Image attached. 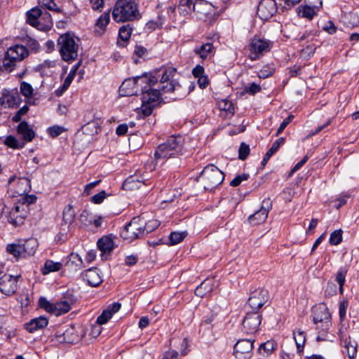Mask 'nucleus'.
I'll use <instances>...</instances> for the list:
<instances>
[{"label": "nucleus", "mask_w": 359, "mask_h": 359, "mask_svg": "<svg viewBox=\"0 0 359 359\" xmlns=\"http://www.w3.org/2000/svg\"><path fill=\"white\" fill-rule=\"evenodd\" d=\"M91 8L93 11H102L104 7V0H90Z\"/></svg>", "instance_id": "nucleus-64"}, {"label": "nucleus", "mask_w": 359, "mask_h": 359, "mask_svg": "<svg viewBox=\"0 0 359 359\" xmlns=\"http://www.w3.org/2000/svg\"><path fill=\"white\" fill-rule=\"evenodd\" d=\"M26 195L22 196L17 203H22V204H24L25 206V210H28V206L30 205V204H33L36 201V196L34 194H32V195H27V194H25Z\"/></svg>", "instance_id": "nucleus-49"}, {"label": "nucleus", "mask_w": 359, "mask_h": 359, "mask_svg": "<svg viewBox=\"0 0 359 359\" xmlns=\"http://www.w3.org/2000/svg\"><path fill=\"white\" fill-rule=\"evenodd\" d=\"M83 278L89 285L93 287L98 286L102 281L97 268L86 270L83 273Z\"/></svg>", "instance_id": "nucleus-22"}, {"label": "nucleus", "mask_w": 359, "mask_h": 359, "mask_svg": "<svg viewBox=\"0 0 359 359\" xmlns=\"http://www.w3.org/2000/svg\"><path fill=\"white\" fill-rule=\"evenodd\" d=\"M62 300L67 302L69 305L72 306L76 302L77 298L72 291L68 290L65 294Z\"/></svg>", "instance_id": "nucleus-56"}, {"label": "nucleus", "mask_w": 359, "mask_h": 359, "mask_svg": "<svg viewBox=\"0 0 359 359\" xmlns=\"http://www.w3.org/2000/svg\"><path fill=\"white\" fill-rule=\"evenodd\" d=\"M348 269L346 267L341 268L336 274L335 280L339 284V290L341 294H343V287L345 283V278Z\"/></svg>", "instance_id": "nucleus-41"}, {"label": "nucleus", "mask_w": 359, "mask_h": 359, "mask_svg": "<svg viewBox=\"0 0 359 359\" xmlns=\"http://www.w3.org/2000/svg\"><path fill=\"white\" fill-rule=\"evenodd\" d=\"M254 340L241 339L234 346V355L238 359H248L251 356Z\"/></svg>", "instance_id": "nucleus-16"}, {"label": "nucleus", "mask_w": 359, "mask_h": 359, "mask_svg": "<svg viewBox=\"0 0 359 359\" xmlns=\"http://www.w3.org/2000/svg\"><path fill=\"white\" fill-rule=\"evenodd\" d=\"M218 285L217 281L212 278H208L205 280L201 284L198 286L195 290L196 296L203 297L208 294L210 293Z\"/></svg>", "instance_id": "nucleus-21"}, {"label": "nucleus", "mask_w": 359, "mask_h": 359, "mask_svg": "<svg viewBox=\"0 0 359 359\" xmlns=\"http://www.w3.org/2000/svg\"><path fill=\"white\" fill-rule=\"evenodd\" d=\"M200 181L205 190L212 191L222 183L224 174L212 164L204 168L199 176Z\"/></svg>", "instance_id": "nucleus-5"}, {"label": "nucleus", "mask_w": 359, "mask_h": 359, "mask_svg": "<svg viewBox=\"0 0 359 359\" xmlns=\"http://www.w3.org/2000/svg\"><path fill=\"white\" fill-rule=\"evenodd\" d=\"M81 130L83 134L92 136L97 134L100 130V128L97 121H92L83 126Z\"/></svg>", "instance_id": "nucleus-34"}, {"label": "nucleus", "mask_w": 359, "mask_h": 359, "mask_svg": "<svg viewBox=\"0 0 359 359\" xmlns=\"http://www.w3.org/2000/svg\"><path fill=\"white\" fill-rule=\"evenodd\" d=\"M48 134L51 137H55L60 135L64 131V128L61 126H55L48 128Z\"/></svg>", "instance_id": "nucleus-63"}, {"label": "nucleus", "mask_w": 359, "mask_h": 359, "mask_svg": "<svg viewBox=\"0 0 359 359\" xmlns=\"http://www.w3.org/2000/svg\"><path fill=\"white\" fill-rule=\"evenodd\" d=\"M176 69L173 67H168L163 69L159 82L157 81L154 88L159 90L160 96L162 93H170L180 88L179 83L174 79ZM157 79L158 78L154 76Z\"/></svg>", "instance_id": "nucleus-6"}, {"label": "nucleus", "mask_w": 359, "mask_h": 359, "mask_svg": "<svg viewBox=\"0 0 359 359\" xmlns=\"http://www.w3.org/2000/svg\"><path fill=\"white\" fill-rule=\"evenodd\" d=\"M262 322V315L257 311L248 313L243 320V329L247 334L256 333Z\"/></svg>", "instance_id": "nucleus-12"}, {"label": "nucleus", "mask_w": 359, "mask_h": 359, "mask_svg": "<svg viewBox=\"0 0 359 359\" xmlns=\"http://www.w3.org/2000/svg\"><path fill=\"white\" fill-rule=\"evenodd\" d=\"M273 42L270 40L255 36L252 38L248 44L249 55L251 60L259 59L264 54L271 50Z\"/></svg>", "instance_id": "nucleus-8"}, {"label": "nucleus", "mask_w": 359, "mask_h": 359, "mask_svg": "<svg viewBox=\"0 0 359 359\" xmlns=\"http://www.w3.org/2000/svg\"><path fill=\"white\" fill-rule=\"evenodd\" d=\"M41 9L35 7L27 12V22L32 27L36 28L40 15H41Z\"/></svg>", "instance_id": "nucleus-32"}, {"label": "nucleus", "mask_w": 359, "mask_h": 359, "mask_svg": "<svg viewBox=\"0 0 359 359\" xmlns=\"http://www.w3.org/2000/svg\"><path fill=\"white\" fill-rule=\"evenodd\" d=\"M107 194L104 191H102L99 192L98 194L93 196L91 197V202H93L95 204H100L103 202L104 199L107 197Z\"/></svg>", "instance_id": "nucleus-61"}, {"label": "nucleus", "mask_w": 359, "mask_h": 359, "mask_svg": "<svg viewBox=\"0 0 359 359\" xmlns=\"http://www.w3.org/2000/svg\"><path fill=\"white\" fill-rule=\"evenodd\" d=\"M73 330L72 327L67 329L63 332V340L67 343H73L76 339H77L78 336H73Z\"/></svg>", "instance_id": "nucleus-54"}, {"label": "nucleus", "mask_w": 359, "mask_h": 359, "mask_svg": "<svg viewBox=\"0 0 359 359\" xmlns=\"http://www.w3.org/2000/svg\"><path fill=\"white\" fill-rule=\"evenodd\" d=\"M63 222L65 224H72L75 219V212L73 206L70 204L65 207L63 210Z\"/></svg>", "instance_id": "nucleus-37"}, {"label": "nucleus", "mask_w": 359, "mask_h": 359, "mask_svg": "<svg viewBox=\"0 0 359 359\" xmlns=\"http://www.w3.org/2000/svg\"><path fill=\"white\" fill-rule=\"evenodd\" d=\"M194 0H180L179 10L180 13L187 15L193 11L191 7H194Z\"/></svg>", "instance_id": "nucleus-43"}, {"label": "nucleus", "mask_w": 359, "mask_h": 359, "mask_svg": "<svg viewBox=\"0 0 359 359\" xmlns=\"http://www.w3.org/2000/svg\"><path fill=\"white\" fill-rule=\"evenodd\" d=\"M194 52L201 58L205 60L210 57L213 55L214 46L212 43H206L198 47H196Z\"/></svg>", "instance_id": "nucleus-27"}, {"label": "nucleus", "mask_w": 359, "mask_h": 359, "mask_svg": "<svg viewBox=\"0 0 359 359\" xmlns=\"http://www.w3.org/2000/svg\"><path fill=\"white\" fill-rule=\"evenodd\" d=\"M184 139L180 135H172L159 144L154 152L155 165H163L168 159L177 158L183 154Z\"/></svg>", "instance_id": "nucleus-2"}, {"label": "nucleus", "mask_w": 359, "mask_h": 359, "mask_svg": "<svg viewBox=\"0 0 359 359\" xmlns=\"http://www.w3.org/2000/svg\"><path fill=\"white\" fill-rule=\"evenodd\" d=\"M132 28L129 25H123L120 27L118 35L119 37L124 41H127L130 38L132 33Z\"/></svg>", "instance_id": "nucleus-47"}, {"label": "nucleus", "mask_w": 359, "mask_h": 359, "mask_svg": "<svg viewBox=\"0 0 359 359\" xmlns=\"http://www.w3.org/2000/svg\"><path fill=\"white\" fill-rule=\"evenodd\" d=\"M294 118V116L290 114L289 115L280 125L279 128L277 130L276 132V136H278L287 127V126L292 121Z\"/></svg>", "instance_id": "nucleus-62"}, {"label": "nucleus", "mask_w": 359, "mask_h": 359, "mask_svg": "<svg viewBox=\"0 0 359 359\" xmlns=\"http://www.w3.org/2000/svg\"><path fill=\"white\" fill-rule=\"evenodd\" d=\"M249 178V175L246 173H243L240 175H237L235 178H233L230 182V185L232 187H238L239 186L242 182L248 180Z\"/></svg>", "instance_id": "nucleus-58"}, {"label": "nucleus", "mask_w": 359, "mask_h": 359, "mask_svg": "<svg viewBox=\"0 0 359 359\" xmlns=\"http://www.w3.org/2000/svg\"><path fill=\"white\" fill-rule=\"evenodd\" d=\"M185 232H172L170 235V243L171 245L180 243L186 237Z\"/></svg>", "instance_id": "nucleus-48"}, {"label": "nucleus", "mask_w": 359, "mask_h": 359, "mask_svg": "<svg viewBox=\"0 0 359 359\" xmlns=\"http://www.w3.org/2000/svg\"><path fill=\"white\" fill-rule=\"evenodd\" d=\"M142 184H144L142 180H140L137 177L130 176L126 180L123 187L132 189L135 187L140 188Z\"/></svg>", "instance_id": "nucleus-42"}, {"label": "nucleus", "mask_w": 359, "mask_h": 359, "mask_svg": "<svg viewBox=\"0 0 359 359\" xmlns=\"http://www.w3.org/2000/svg\"><path fill=\"white\" fill-rule=\"evenodd\" d=\"M137 0H116L111 10L113 20L116 22H133L141 15Z\"/></svg>", "instance_id": "nucleus-3"}, {"label": "nucleus", "mask_w": 359, "mask_h": 359, "mask_svg": "<svg viewBox=\"0 0 359 359\" xmlns=\"http://www.w3.org/2000/svg\"><path fill=\"white\" fill-rule=\"evenodd\" d=\"M9 189L19 196L27 194L31 189L30 180L27 178L16 179L15 176L8 180Z\"/></svg>", "instance_id": "nucleus-17"}, {"label": "nucleus", "mask_w": 359, "mask_h": 359, "mask_svg": "<svg viewBox=\"0 0 359 359\" xmlns=\"http://www.w3.org/2000/svg\"><path fill=\"white\" fill-rule=\"evenodd\" d=\"M156 82L155 76L148 74L126 79L119 88L120 95L131 96L141 93L142 113L146 116H149L160 101L159 90L154 88Z\"/></svg>", "instance_id": "nucleus-1"}, {"label": "nucleus", "mask_w": 359, "mask_h": 359, "mask_svg": "<svg viewBox=\"0 0 359 359\" xmlns=\"http://www.w3.org/2000/svg\"><path fill=\"white\" fill-rule=\"evenodd\" d=\"M53 26V20L50 14L46 11H41L36 29L41 31L49 30Z\"/></svg>", "instance_id": "nucleus-26"}, {"label": "nucleus", "mask_w": 359, "mask_h": 359, "mask_svg": "<svg viewBox=\"0 0 359 359\" xmlns=\"http://www.w3.org/2000/svg\"><path fill=\"white\" fill-rule=\"evenodd\" d=\"M97 248L104 253H109L114 248V241L111 236H105L97 241Z\"/></svg>", "instance_id": "nucleus-29"}, {"label": "nucleus", "mask_w": 359, "mask_h": 359, "mask_svg": "<svg viewBox=\"0 0 359 359\" xmlns=\"http://www.w3.org/2000/svg\"><path fill=\"white\" fill-rule=\"evenodd\" d=\"M27 212L24 204L16 203L8 213V222L15 226L22 224L27 216Z\"/></svg>", "instance_id": "nucleus-15"}, {"label": "nucleus", "mask_w": 359, "mask_h": 359, "mask_svg": "<svg viewBox=\"0 0 359 359\" xmlns=\"http://www.w3.org/2000/svg\"><path fill=\"white\" fill-rule=\"evenodd\" d=\"M57 46L61 57L64 61L72 62L77 58L79 44L70 33H66L59 36Z\"/></svg>", "instance_id": "nucleus-4"}, {"label": "nucleus", "mask_w": 359, "mask_h": 359, "mask_svg": "<svg viewBox=\"0 0 359 359\" xmlns=\"http://www.w3.org/2000/svg\"><path fill=\"white\" fill-rule=\"evenodd\" d=\"M28 54L27 48L22 45H15L10 47L5 53L3 67L6 70L11 72L16 63L24 60Z\"/></svg>", "instance_id": "nucleus-7"}, {"label": "nucleus", "mask_w": 359, "mask_h": 359, "mask_svg": "<svg viewBox=\"0 0 359 359\" xmlns=\"http://www.w3.org/2000/svg\"><path fill=\"white\" fill-rule=\"evenodd\" d=\"M5 144L12 149H20L25 146V142L19 141L15 137L9 135L5 140Z\"/></svg>", "instance_id": "nucleus-45"}, {"label": "nucleus", "mask_w": 359, "mask_h": 359, "mask_svg": "<svg viewBox=\"0 0 359 359\" xmlns=\"http://www.w3.org/2000/svg\"><path fill=\"white\" fill-rule=\"evenodd\" d=\"M20 92L25 97H30L33 95V88L29 83L22 81L20 84Z\"/></svg>", "instance_id": "nucleus-51"}, {"label": "nucleus", "mask_w": 359, "mask_h": 359, "mask_svg": "<svg viewBox=\"0 0 359 359\" xmlns=\"http://www.w3.org/2000/svg\"><path fill=\"white\" fill-rule=\"evenodd\" d=\"M71 309L72 306L67 302L61 300L54 304L53 314L60 316L69 312Z\"/></svg>", "instance_id": "nucleus-35"}, {"label": "nucleus", "mask_w": 359, "mask_h": 359, "mask_svg": "<svg viewBox=\"0 0 359 359\" xmlns=\"http://www.w3.org/2000/svg\"><path fill=\"white\" fill-rule=\"evenodd\" d=\"M20 276L4 274L0 278V291L1 293L11 296L18 290V282Z\"/></svg>", "instance_id": "nucleus-14"}, {"label": "nucleus", "mask_w": 359, "mask_h": 359, "mask_svg": "<svg viewBox=\"0 0 359 359\" xmlns=\"http://www.w3.org/2000/svg\"><path fill=\"white\" fill-rule=\"evenodd\" d=\"M62 264L60 262H55L52 260H47L45 262L44 266L41 270L43 275H46L50 272L58 271L62 269Z\"/></svg>", "instance_id": "nucleus-38"}, {"label": "nucleus", "mask_w": 359, "mask_h": 359, "mask_svg": "<svg viewBox=\"0 0 359 359\" xmlns=\"http://www.w3.org/2000/svg\"><path fill=\"white\" fill-rule=\"evenodd\" d=\"M293 337L296 343L297 351L299 353L302 352L306 341L305 333L303 331L298 330L293 332Z\"/></svg>", "instance_id": "nucleus-40"}, {"label": "nucleus", "mask_w": 359, "mask_h": 359, "mask_svg": "<svg viewBox=\"0 0 359 359\" xmlns=\"http://www.w3.org/2000/svg\"><path fill=\"white\" fill-rule=\"evenodd\" d=\"M357 346V342L354 340H351L350 337L344 341V347L346 349L347 355L350 359H354L356 355Z\"/></svg>", "instance_id": "nucleus-36"}, {"label": "nucleus", "mask_w": 359, "mask_h": 359, "mask_svg": "<svg viewBox=\"0 0 359 359\" xmlns=\"http://www.w3.org/2000/svg\"><path fill=\"white\" fill-rule=\"evenodd\" d=\"M318 11L316 8L308 4L301 5L297 8V13L299 16L309 20H311Z\"/></svg>", "instance_id": "nucleus-28"}, {"label": "nucleus", "mask_w": 359, "mask_h": 359, "mask_svg": "<svg viewBox=\"0 0 359 359\" xmlns=\"http://www.w3.org/2000/svg\"><path fill=\"white\" fill-rule=\"evenodd\" d=\"M284 142H285V138L284 137H280V138L278 139L277 140H276L273 143L272 146L267 151V152L266 153L265 156L263 158V160L262 161V165L263 167H264L266 165V164L267 163V162L269 161L270 158L273 156V154L274 153H276L278 151L279 147L281 145H283L284 144Z\"/></svg>", "instance_id": "nucleus-30"}, {"label": "nucleus", "mask_w": 359, "mask_h": 359, "mask_svg": "<svg viewBox=\"0 0 359 359\" xmlns=\"http://www.w3.org/2000/svg\"><path fill=\"white\" fill-rule=\"evenodd\" d=\"M110 20V11L104 12L102 15L100 16V18L97 20L95 23L96 29L95 32L99 34H102L107 25L109 24Z\"/></svg>", "instance_id": "nucleus-31"}, {"label": "nucleus", "mask_w": 359, "mask_h": 359, "mask_svg": "<svg viewBox=\"0 0 359 359\" xmlns=\"http://www.w3.org/2000/svg\"><path fill=\"white\" fill-rule=\"evenodd\" d=\"M78 67H79V64L78 65H74L72 69L70 70L69 74L67 75V76L66 77V79H65L64 81V87L65 88L66 86H69L71 83L72 82L75 75H76V71L78 69Z\"/></svg>", "instance_id": "nucleus-55"}, {"label": "nucleus", "mask_w": 359, "mask_h": 359, "mask_svg": "<svg viewBox=\"0 0 359 359\" xmlns=\"http://www.w3.org/2000/svg\"><path fill=\"white\" fill-rule=\"evenodd\" d=\"M337 292V287L334 283L329 281L325 291V296L332 297Z\"/></svg>", "instance_id": "nucleus-60"}, {"label": "nucleus", "mask_w": 359, "mask_h": 359, "mask_svg": "<svg viewBox=\"0 0 359 359\" xmlns=\"http://www.w3.org/2000/svg\"><path fill=\"white\" fill-rule=\"evenodd\" d=\"M269 299V292L264 288H257L251 292L248 298V305L254 311H257Z\"/></svg>", "instance_id": "nucleus-11"}, {"label": "nucleus", "mask_w": 359, "mask_h": 359, "mask_svg": "<svg viewBox=\"0 0 359 359\" xmlns=\"http://www.w3.org/2000/svg\"><path fill=\"white\" fill-rule=\"evenodd\" d=\"M121 307V304L118 302L110 304L102 311V314L97 317L96 323L100 325L107 323L111 318L113 315L120 310Z\"/></svg>", "instance_id": "nucleus-20"}, {"label": "nucleus", "mask_w": 359, "mask_h": 359, "mask_svg": "<svg viewBox=\"0 0 359 359\" xmlns=\"http://www.w3.org/2000/svg\"><path fill=\"white\" fill-rule=\"evenodd\" d=\"M20 102V97L16 88L8 90L4 88L1 91L0 104L4 108L18 107Z\"/></svg>", "instance_id": "nucleus-13"}, {"label": "nucleus", "mask_w": 359, "mask_h": 359, "mask_svg": "<svg viewBox=\"0 0 359 359\" xmlns=\"http://www.w3.org/2000/svg\"><path fill=\"white\" fill-rule=\"evenodd\" d=\"M143 217H135L121 232V236L128 241L141 238L145 236L143 229Z\"/></svg>", "instance_id": "nucleus-9"}, {"label": "nucleus", "mask_w": 359, "mask_h": 359, "mask_svg": "<svg viewBox=\"0 0 359 359\" xmlns=\"http://www.w3.org/2000/svg\"><path fill=\"white\" fill-rule=\"evenodd\" d=\"M143 224V229L144 231H145V235L155 230L160 224L159 222L157 219H152L147 221L144 217Z\"/></svg>", "instance_id": "nucleus-44"}, {"label": "nucleus", "mask_w": 359, "mask_h": 359, "mask_svg": "<svg viewBox=\"0 0 359 359\" xmlns=\"http://www.w3.org/2000/svg\"><path fill=\"white\" fill-rule=\"evenodd\" d=\"M342 241V231L341 229L334 231L330 237V243L331 245H339Z\"/></svg>", "instance_id": "nucleus-50"}, {"label": "nucleus", "mask_w": 359, "mask_h": 359, "mask_svg": "<svg viewBox=\"0 0 359 359\" xmlns=\"http://www.w3.org/2000/svg\"><path fill=\"white\" fill-rule=\"evenodd\" d=\"M17 131L22 137L24 142H31L35 137V133L26 121H22L17 128Z\"/></svg>", "instance_id": "nucleus-24"}, {"label": "nucleus", "mask_w": 359, "mask_h": 359, "mask_svg": "<svg viewBox=\"0 0 359 359\" xmlns=\"http://www.w3.org/2000/svg\"><path fill=\"white\" fill-rule=\"evenodd\" d=\"M217 107L221 111L220 116L228 118L234 114V107L232 102L227 99L219 100L217 102Z\"/></svg>", "instance_id": "nucleus-25"}, {"label": "nucleus", "mask_w": 359, "mask_h": 359, "mask_svg": "<svg viewBox=\"0 0 359 359\" xmlns=\"http://www.w3.org/2000/svg\"><path fill=\"white\" fill-rule=\"evenodd\" d=\"M39 2L50 11H54L56 12H60V9L57 7V5L53 2V0H39Z\"/></svg>", "instance_id": "nucleus-57"}, {"label": "nucleus", "mask_w": 359, "mask_h": 359, "mask_svg": "<svg viewBox=\"0 0 359 359\" xmlns=\"http://www.w3.org/2000/svg\"><path fill=\"white\" fill-rule=\"evenodd\" d=\"M39 305L46 311L53 313L54 304L50 303L45 297H40L39 300Z\"/></svg>", "instance_id": "nucleus-53"}, {"label": "nucleus", "mask_w": 359, "mask_h": 359, "mask_svg": "<svg viewBox=\"0 0 359 359\" xmlns=\"http://www.w3.org/2000/svg\"><path fill=\"white\" fill-rule=\"evenodd\" d=\"M22 250V257H25L27 256L33 255L36 250V242L34 239H29L25 241L23 244L21 245Z\"/></svg>", "instance_id": "nucleus-33"}, {"label": "nucleus", "mask_w": 359, "mask_h": 359, "mask_svg": "<svg viewBox=\"0 0 359 359\" xmlns=\"http://www.w3.org/2000/svg\"><path fill=\"white\" fill-rule=\"evenodd\" d=\"M271 207L270 199H265L261 208L248 217L249 222L252 225H257L265 222Z\"/></svg>", "instance_id": "nucleus-18"}, {"label": "nucleus", "mask_w": 359, "mask_h": 359, "mask_svg": "<svg viewBox=\"0 0 359 359\" xmlns=\"http://www.w3.org/2000/svg\"><path fill=\"white\" fill-rule=\"evenodd\" d=\"M209 5L207 2L202 0H196L194 7H191L193 11L198 15H207Z\"/></svg>", "instance_id": "nucleus-39"}, {"label": "nucleus", "mask_w": 359, "mask_h": 359, "mask_svg": "<svg viewBox=\"0 0 359 359\" xmlns=\"http://www.w3.org/2000/svg\"><path fill=\"white\" fill-rule=\"evenodd\" d=\"M48 324V320L44 316H39L32 319L29 323L25 325V329L30 333L44 328Z\"/></svg>", "instance_id": "nucleus-23"}, {"label": "nucleus", "mask_w": 359, "mask_h": 359, "mask_svg": "<svg viewBox=\"0 0 359 359\" xmlns=\"http://www.w3.org/2000/svg\"><path fill=\"white\" fill-rule=\"evenodd\" d=\"M7 252L18 259L22 257V250L20 244H8L6 248Z\"/></svg>", "instance_id": "nucleus-46"}, {"label": "nucleus", "mask_w": 359, "mask_h": 359, "mask_svg": "<svg viewBox=\"0 0 359 359\" xmlns=\"http://www.w3.org/2000/svg\"><path fill=\"white\" fill-rule=\"evenodd\" d=\"M313 320L317 325V328L322 332H327L332 325L331 314L324 304L314 307L313 310Z\"/></svg>", "instance_id": "nucleus-10"}, {"label": "nucleus", "mask_w": 359, "mask_h": 359, "mask_svg": "<svg viewBox=\"0 0 359 359\" xmlns=\"http://www.w3.org/2000/svg\"><path fill=\"white\" fill-rule=\"evenodd\" d=\"M348 306V302L347 300H343L339 304V315L341 321H343L346 317Z\"/></svg>", "instance_id": "nucleus-59"}, {"label": "nucleus", "mask_w": 359, "mask_h": 359, "mask_svg": "<svg viewBox=\"0 0 359 359\" xmlns=\"http://www.w3.org/2000/svg\"><path fill=\"white\" fill-rule=\"evenodd\" d=\"M250 147L248 144L242 142L240 145V148L238 150V158L239 159L244 161L247 158L248 156L250 153Z\"/></svg>", "instance_id": "nucleus-52"}, {"label": "nucleus", "mask_w": 359, "mask_h": 359, "mask_svg": "<svg viewBox=\"0 0 359 359\" xmlns=\"http://www.w3.org/2000/svg\"><path fill=\"white\" fill-rule=\"evenodd\" d=\"M276 11V4L273 0H262L257 8V14L264 20H267Z\"/></svg>", "instance_id": "nucleus-19"}]
</instances>
